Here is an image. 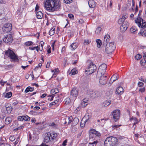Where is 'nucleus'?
Wrapping results in <instances>:
<instances>
[{
    "label": "nucleus",
    "instance_id": "f257e3e1",
    "mask_svg": "<svg viewBox=\"0 0 146 146\" xmlns=\"http://www.w3.org/2000/svg\"><path fill=\"white\" fill-rule=\"evenodd\" d=\"M59 0H46L44 3V6L47 10L53 12L58 11L60 8Z\"/></svg>",
    "mask_w": 146,
    "mask_h": 146
},
{
    "label": "nucleus",
    "instance_id": "f03ea898",
    "mask_svg": "<svg viewBox=\"0 0 146 146\" xmlns=\"http://www.w3.org/2000/svg\"><path fill=\"white\" fill-rule=\"evenodd\" d=\"M57 136V133L53 132L52 133L48 132L45 135L44 142L42 143L40 146H48L53 144L52 141L55 139Z\"/></svg>",
    "mask_w": 146,
    "mask_h": 146
},
{
    "label": "nucleus",
    "instance_id": "7ed1b4c3",
    "mask_svg": "<svg viewBox=\"0 0 146 146\" xmlns=\"http://www.w3.org/2000/svg\"><path fill=\"white\" fill-rule=\"evenodd\" d=\"M5 54L10 59V61L12 62H18L19 61L18 56L14 52L10 49L6 50Z\"/></svg>",
    "mask_w": 146,
    "mask_h": 146
},
{
    "label": "nucleus",
    "instance_id": "20e7f679",
    "mask_svg": "<svg viewBox=\"0 0 146 146\" xmlns=\"http://www.w3.org/2000/svg\"><path fill=\"white\" fill-rule=\"evenodd\" d=\"M115 45L113 42H111L107 44L104 50V52L107 54L112 52L115 50Z\"/></svg>",
    "mask_w": 146,
    "mask_h": 146
},
{
    "label": "nucleus",
    "instance_id": "39448f33",
    "mask_svg": "<svg viewBox=\"0 0 146 146\" xmlns=\"http://www.w3.org/2000/svg\"><path fill=\"white\" fill-rule=\"evenodd\" d=\"M141 12V11H139L138 17L135 20V22L139 27L145 28L146 27V24L145 21L140 17Z\"/></svg>",
    "mask_w": 146,
    "mask_h": 146
},
{
    "label": "nucleus",
    "instance_id": "423d86ee",
    "mask_svg": "<svg viewBox=\"0 0 146 146\" xmlns=\"http://www.w3.org/2000/svg\"><path fill=\"white\" fill-rule=\"evenodd\" d=\"M97 68L96 65L94 64L93 63L91 62L86 70V74L88 75L91 74L96 71Z\"/></svg>",
    "mask_w": 146,
    "mask_h": 146
},
{
    "label": "nucleus",
    "instance_id": "0eeeda50",
    "mask_svg": "<svg viewBox=\"0 0 146 146\" xmlns=\"http://www.w3.org/2000/svg\"><path fill=\"white\" fill-rule=\"evenodd\" d=\"M87 94L91 97L95 98L98 97L101 94L100 92L99 91L94 90H89Z\"/></svg>",
    "mask_w": 146,
    "mask_h": 146
},
{
    "label": "nucleus",
    "instance_id": "6e6552de",
    "mask_svg": "<svg viewBox=\"0 0 146 146\" xmlns=\"http://www.w3.org/2000/svg\"><path fill=\"white\" fill-rule=\"evenodd\" d=\"M107 65L105 64H102L99 67L97 75L98 76L101 74H104L106 70Z\"/></svg>",
    "mask_w": 146,
    "mask_h": 146
},
{
    "label": "nucleus",
    "instance_id": "1a4fd4ad",
    "mask_svg": "<svg viewBox=\"0 0 146 146\" xmlns=\"http://www.w3.org/2000/svg\"><path fill=\"white\" fill-rule=\"evenodd\" d=\"M3 39V41L5 43H9V44L11 43L13 40L12 36L10 34L5 36L4 37Z\"/></svg>",
    "mask_w": 146,
    "mask_h": 146
},
{
    "label": "nucleus",
    "instance_id": "9d476101",
    "mask_svg": "<svg viewBox=\"0 0 146 146\" xmlns=\"http://www.w3.org/2000/svg\"><path fill=\"white\" fill-rule=\"evenodd\" d=\"M12 29V25L10 23H7L5 24L2 28L3 31L7 33L11 31Z\"/></svg>",
    "mask_w": 146,
    "mask_h": 146
},
{
    "label": "nucleus",
    "instance_id": "9b49d317",
    "mask_svg": "<svg viewBox=\"0 0 146 146\" xmlns=\"http://www.w3.org/2000/svg\"><path fill=\"white\" fill-rule=\"evenodd\" d=\"M78 95V90L76 88H74L71 90L70 92V97L75 100Z\"/></svg>",
    "mask_w": 146,
    "mask_h": 146
},
{
    "label": "nucleus",
    "instance_id": "f8f14e48",
    "mask_svg": "<svg viewBox=\"0 0 146 146\" xmlns=\"http://www.w3.org/2000/svg\"><path fill=\"white\" fill-rule=\"evenodd\" d=\"M108 78L106 75L105 74H101L99 80L100 84L102 85L106 84L107 82Z\"/></svg>",
    "mask_w": 146,
    "mask_h": 146
},
{
    "label": "nucleus",
    "instance_id": "ddd939ff",
    "mask_svg": "<svg viewBox=\"0 0 146 146\" xmlns=\"http://www.w3.org/2000/svg\"><path fill=\"white\" fill-rule=\"evenodd\" d=\"M120 113V111L119 110H115L112 113V115L115 121L119 118Z\"/></svg>",
    "mask_w": 146,
    "mask_h": 146
},
{
    "label": "nucleus",
    "instance_id": "4468645a",
    "mask_svg": "<svg viewBox=\"0 0 146 146\" xmlns=\"http://www.w3.org/2000/svg\"><path fill=\"white\" fill-rule=\"evenodd\" d=\"M92 135L99 137L100 135V133L95 129H92L90 131V137H92Z\"/></svg>",
    "mask_w": 146,
    "mask_h": 146
},
{
    "label": "nucleus",
    "instance_id": "2eb2a0df",
    "mask_svg": "<svg viewBox=\"0 0 146 146\" xmlns=\"http://www.w3.org/2000/svg\"><path fill=\"white\" fill-rule=\"evenodd\" d=\"M109 138L110 139V142L112 144V146H115V145L117 144L118 139L116 137H114L111 136L109 137Z\"/></svg>",
    "mask_w": 146,
    "mask_h": 146
},
{
    "label": "nucleus",
    "instance_id": "dca6fc26",
    "mask_svg": "<svg viewBox=\"0 0 146 146\" xmlns=\"http://www.w3.org/2000/svg\"><path fill=\"white\" fill-rule=\"evenodd\" d=\"M128 25L127 24V22H124L120 26V29L121 31L125 32L127 29Z\"/></svg>",
    "mask_w": 146,
    "mask_h": 146
},
{
    "label": "nucleus",
    "instance_id": "f3484780",
    "mask_svg": "<svg viewBox=\"0 0 146 146\" xmlns=\"http://www.w3.org/2000/svg\"><path fill=\"white\" fill-rule=\"evenodd\" d=\"M119 78L118 76L115 75H113L111 78L109 82V84H111L113 82L117 80Z\"/></svg>",
    "mask_w": 146,
    "mask_h": 146
},
{
    "label": "nucleus",
    "instance_id": "a211bd4d",
    "mask_svg": "<svg viewBox=\"0 0 146 146\" xmlns=\"http://www.w3.org/2000/svg\"><path fill=\"white\" fill-rule=\"evenodd\" d=\"M127 17V16H126V17L123 16H121L118 20V24L122 25L124 22H126V21H125V20Z\"/></svg>",
    "mask_w": 146,
    "mask_h": 146
},
{
    "label": "nucleus",
    "instance_id": "6ab92c4d",
    "mask_svg": "<svg viewBox=\"0 0 146 146\" xmlns=\"http://www.w3.org/2000/svg\"><path fill=\"white\" fill-rule=\"evenodd\" d=\"M110 139L108 137L104 141V146H112V144L110 142Z\"/></svg>",
    "mask_w": 146,
    "mask_h": 146
},
{
    "label": "nucleus",
    "instance_id": "aec40b11",
    "mask_svg": "<svg viewBox=\"0 0 146 146\" xmlns=\"http://www.w3.org/2000/svg\"><path fill=\"white\" fill-rule=\"evenodd\" d=\"M123 89L121 87H119L117 88L116 89L115 93L118 95L119 94H121L123 92Z\"/></svg>",
    "mask_w": 146,
    "mask_h": 146
},
{
    "label": "nucleus",
    "instance_id": "412c9836",
    "mask_svg": "<svg viewBox=\"0 0 146 146\" xmlns=\"http://www.w3.org/2000/svg\"><path fill=\"white\" fill-rule=\"evenodd\" d=\"M89 7L90 8H94L95 6V2L93 0H90L88 2Z\"/></svg>",
    "mask_w": 146,
    "mask_h": 146
},
{
    "label": "nucleus",
    "instance_id": "4be33fe9",
    "mask_svg": "<svg viewBox=\"0 0 146 146\" xmlns=\"http://www.w3.org/2000/svg\"><path fill=\"white\" fill-rule=\"evenodd\" d=\"M110 37L109 35H107L105 36L104 38V43L105 44L108 43L110 41Z\"/></svg>",
    "mask_w": 146,
    "mask_h": 146
},
{
    "label": "nucleus",
    "instance_id": "5701e85b",
    "mask_svg": "<svg viewBox=\"0 0 146 146\" xmlns=\"http://www.w3.org/2000/svg\"><path fill=\"white\" fill-rule=\"evenodd\" d=\"M111 103V101L110 100H107L104 102L102 104V106L104 107H106L110 105Z\"/></svg>",
    "mask_w": 146,
    "mask_h": 146
},
{
    "label": "nucleus",
    "instance_id": "b1692460",
    "mask_svg": "<svg viewBox=\"0 0 146 146\" xmlns=\"http://www.w3.org/2000/svg\"><path fill=\"white\" fill-rule=\"evenodd\" d=\"M58 97H57L56 98L54 99V100L55 101L50 103L49 104L50 106H52L56 104L59 101V99L58 98Z\"/></svg>",
    "mask_w": 146,
    "mask_h": 146
},
{
    "label": "nucleus",
    "instance_id": "393cba45",
    "mask_svg": "<svg viewBox=\"0 0 146 146\" xmlns=\"http://www.w3.org/2000/svg\"><path fill=\"white\" fill-rule=\"evenodd\" d=\"M79 119L77 117H75L72 121V124L73 125H76L78 122Z\"/></svg>",
    "mask_w": 146,
    "mask_h": 146
},
{
    "label": "nucleus",
    "instance_id": "a878e982",
    "mask_svg": "<svg viewBox=\"0 0 146 146\" xmlns=\"http://www.w3.org/2000/svg\"><path fill=\"white\" fill-rule=\"evenodd\" d=\"M88 100L86 99H84L82 101L81 105L82 106L84 107L88 104Z\"/></svg>",
    "mask_w": 146,
    "mask_h": 146
},
{
    "label": "nucleus",
    "instance_id": "bb28decb",
    "mask_svg": "<svg viewBox=\"0 0 146 146\" xmlns=\"http://www.w3.org/2000/svg\"><path fill=\"white\" fill-rule=\"evenodd\" d=\"M12 120L10 117H8L6 118L5 123L7 125L9 124L11 121Z\"/></svg>",
    "mask_w": 146,
    "mask_h": 146
},
{
    "label": "nucleus",
    "instance_id": "cd10ccee",
    "mask_svg": "<svg viewBox=\"0 0 146 146\" xmlns=\"http://www.w3.org/2000/svg\"><path fill=\"white\" fill-rule=\"evenodd\" d=\"M42 13L41 11H39L37 13L36 17L38 19H41L42 17Z\"/></svg>",
    "mask_w": 146,
    "mask_h": 146
},
{
    "label": "nucleus",
    "instance_id": "c85d7f7f",
    "mask_svg": "<svg viewBox=\"0 0 146 146\" xmlns=\"http://www.w3.org/2000/svg\"><path fill=\"white\" fill-rule=\"evenodd\" d=\"M58 92V90L57 88H55V89H52L51 90L50 92L51 94L54 95Z\"/></svg>",
    "mask_w": 146,
    "mask_h": 146
},
{
    "label": "nucleus",
    "instance_id": "c756f323",
    "mask_svg": "<svg viewBox=\"0 0 146 146\" xmlns=\"http://www.w3.org/2000/svg\"><path fill=\"white\" fill-rule=\"evenodd\" d=\"M0 146H11L8 143H5L4 141L1 140L0 141Z\"/></svg>",
    "mask_w": 146,
    "mask_h": 146
},
{
    "label": "nucleus",
    "instance_id": "7c9ffc66",
    "mask_svg": "<svg viewBox=\"0 0 146 146\" xmlns=\"http://www.w3.org/2000/svg\"><path fill=\"white\" fill-rule=\"evenodd\" d=\"M96 42L97 44V47L100 48L102 44L101 40L100 39H98L96 40Z\"/></svg>",
    "mask_w": 146,
    "mask_h": 146
},
{
    "label": "nucleus",
    "instance_id": "2f4dec72",
    "mask_svg": "<svg viewBox=\"0 0 146 146\" xmlns=\"http://www.w3.org/2000/svg\"><path fill=\"white\" fill-rule=\"evenodd\" d=\"M34 90L33 88H32L30 87H28L25 90V92L26 93H27L29 91L32 92Z\"/></svg>",
    "mask_w": 146,
    "mask_h": 146
},
{
    "label": "nucleus",
    "instance_id": "473e14b6",
    "mask_svg": "<svg viewBox=\"0 0 146 146\" xmlns=\"http://www.w3.org/2000/svg\"><path fill=\"white\" fill-rule=\"evenodd\" d=\"M98 143L97 141H94L93 142H90L89 143L88 146H96L97 144Z\"/></svg>",
    "mask_w": 146,
    "mask_h": 146
},
{
    "label": "nucleus",
    "instance_id": "72a5a7b5",
    "mask_svg": "<svg viewBox=\"0 0 146 146\" xmlns=\"http://www.w3.org/2000/svg\"><path fill=\"white\" fill-rule=\"evenodd\" d=\"M70 47L73 50H74L77 47V45L76 43H73L70 45Z\"/></svg>",
    "mask_w": 146,
    "mask_h": 146
},
{
    "label": "nucleus",
    "instance_id": "f704fd0d",
    "mask_svg": "<svg viewBox=\"0 0 146 146\" xmlns=\"http://www.w3.org/2000/svg\"><path fill=\"white\" fill-rule=\"evenodd\" d=\"M55 28H52L49 32V35L50 36H52L55 33Z\"/></svg>",
    "mask_w": 146,
    "mask_h": 146
},
{
    "label": "nucleus",
    "instance_id": "c9c22d12",
    "mask_svg": "<svg viewBox=\"0 0 146 146\" xmlns=\"http://www.w3.org/2000/svg\"><path fill=\"white\" fill-rule=\"evenodd\" d=\"M58 96H51V95H49L48 96V97H49V98H48V100H50V101H51L52 100H53L54 99H55L57 97H58Z\"/></svg>",
    "mask_w": 146,
    "mask_h": 146
},
{
    "label": "nucleus",
    "instance_id": "e433bc0d",
    "mask_svg": "<svg viewBox=\"0 0 146 146\" xmlns=\"http://www.w3.org/2000/svg\"><path fill=\"white\" fill-rule=\"evenodd\" d=\"M12 93L11 92H9L5 94V98H10L12 96Z\"/></svg>",
    "mask_w": 146,
    "mask_h": 146
},
{
    "label": "nucleus",
    "instance_id": "4c0bfd02",
    "mask_svg": "<svg viewBox=\"0 0 146 146\" xmlns=\"http://www.w3.org/2000/svg\"><path fill=\"white\" fill-rule=\"evenodd\" d=\"M91 117V114L89 113H87L85 116L84 118L86 119V120H88L90 117Z\"/></svg>",
    "mask_w": 146,
    "mask_h": 146
},
{
    "label": "nucleus",
    "instance_id": "58836bf2",
    "mask_svg": "<svg viewBox=\"0 0 146 146\" xmlns=\"http://www.w3.org/2000/svg\"><path fill=\"white\" fill-rule=\"evenodd\" d=\"M137 28L135 27H132L130 29V31L132 33H134L137 31Z\"/></svg>",
    "mask_w": 146,
    "mask_h": 146
},
{
    "label": "nucleus",
    "instance_id": "ea45409f",
    "mask_svg": "<svg viewBox=\"0 0 146 146\" xmlns=\"http://www.w3.org/2000/svg\"><path fill=\"white\" fill-rule=\"evenodd\" d=\"M65 104L66 105L68 104L70 102V100L68 98H66L64 100Z\"/></svg>",
    "mask_w": 146,
    "mask_h": 146
},
{
    "label": "nucleus",
    "instance_id": "a19ab883",
    "mask_svg": "<svg viewBox=\"0 0 146 146\" xmlns=\"http://www.w3.org/2000/svg\"><path fill=\"white\" fill-rule=\"evenodd\" d=\"M25 45L26 46H29L33 45V43L31 41H27L25 43Z\"/></svg>",
    "mask_w": 146,
    "mask_h": 146
},
{
    "label": "nucleus",
    "instance_id": "79ce46f5",
    "mask_svg": "<svg viewBox=\"0 0 146 146\" xmlns=\"http://www.w3.org/2000/svg\"><path fill=\"white\" fill-rule=\"evenodd\" d=\"M101 28L100 27H98L95 31V33L97 34H99L101 32Z\"/></svg>",
    "mask_w": 146,
    "mask_h": 146
},
{
    "label": "nucleus",
    "instance_id": "37998d69",
    "mask_svg": "<svg viewBox=\"0 0 146 146\" xmlns=\"http://www.w3.org/2000/svg\"><path fill=\"white\" fill-rule=\"evenodd\" d=\"M140 33L141 34L142 36H146V30H145L144 29L142 30Z\"/></svg>",
    "mask_w": 146,
    "mask_h": 146
},
{
    "label": "nucleus",
    "instance_id": "c03bdc74",
    "mask_svg": "<svg viewBox=\"0 0 146 146\" xmlns=\"http://www.w3.org/2000/svg\"><path fill=\"white\" fill-rule=\"evenodd\" d=\"M59 71V70L58 68H56L54 69V72L53 75V76L55 77L57 73Z\"/></svg>",
    "mask_w": 146,
    "mask_h": 146
},
{
    "label": "nucleus",
    "instance_id": "a18cd8bd",
    "mask_svg": "<svg viewBox=\"0 0 146 146\" xmlns=\"http://www.w3.org/2000/svg\"><path fill=\"white\" fill-rule=\"evenodd\" d=\"M72 116L69 117H68V118L66 120H67V121H68V124H70L71 122H72Z\"/></svg>",
    "mask_w": 146,
    "mask_h": 146
},
{
    "label": "nucleus",
    "instance_id": "49530a36",
    "mask_svg": "<svg viewBox=\"0 0 146 146\" xmlns=\"http://www.w3.org/2000/svg\"><path fill=\"white\" fill-rule=\"evenodd\" d=\"M63 2L66 4H69L72 2V0H63Z\"/></svg>",
    "mask_w": 146,
    "mask_h": 146
},
{
    "label": "nucleus",
    "instance_id": "de8ad7c7",
    "mask_svg": "<svg viewBox=\"0 0 146 146\" xmlns=\"http://www.w3.org/2000/svg\"><path fill=\"white\" fill-rule=\"evenodd\" d=\"M49 125L52 126L53 128H56L57 126V124L54 123H50Z\"/></svg>",
    "mask_w": 146,
    "mask_h": 146
},
{
    "label": "nucleus",
    "instance_id": "09e8293b",
    "mask_svg": "<svg viewBox=\"0 0 146 146\" xmlns=\"http://www.w3.org/2000/svg\"><path fill=\"white\" fill-rule=\"evenodd\" d=\"M141 57L142 56L141 55L138 54L135 56V58L136 59L138 60L140 59L141 58Z\"/></svg>",
    "mask_w": 146,
    "mask_h": 146
},
{
    "label": "nucleus",
    "instance_id": "8fccbe9b",
    "mask_svg": "<svg viewBox=\"0 0 146 146\" xmlns=\"http://www.w3.org/2000/svg\"><path fill=\"white\" fill-rule=\"evenodd\" d=\"M24 120L25 121H29L30 120V117L27 115L23 116Z\"/></svg>",
    "mask_w": 146,
    "mask_h": 146
},
{
    "label": "nucleus",
    "instance_id": "3c124183",
    "mask_svg": "<svg viewBox=\"0 0 146 146\" xmlns=\"http://www.w3.org/2000/svg\"><path fill=\"white\" fill-rule=\"evenodd\" d=\"M91 41L88 39H85L84 40V43L86 44H89Z\"/></svg>",
    "mask_w": 146,
    "mask_h": 146
},
{
    "label": "nucleus",
    "instance_id": "603ef678",
    "mask_svg": "<svg viewBox=\"0 0 146 146\" xmlns=\"http://www.w3.org/2000/svg\"><path fill=\"white\" fill-rule=\"evenodd\" d=\"M134 1H133V0L132 2V5L130 9V11H133V9L134 8Z\"/></svg>",
    "mask_w": 146,
    "mask_h": 146
},
{
    "label": "nucleus",
    "instance_id": "864d4df0",
    "mask_svg": "<svg viewBox=\"0 0 146 146\" xmlns=\"http://www.w3.org/2000/svg\"><path fill=\"white\" fill-rule=\"evenodd\" d=\"M6 110L8 113H10L12 111L11 108L9 107H6Z\"/></svg>",
    "mask_w": 146,
    "mask_h": 146
},
{
    "label": "nucleus",
    "instance_id": "5fc2aeb1",
    "mask_svg": "<svg viewBox=\"0 0 146 146\" xmlns=\"http://www.w3.org/2000/svg\"><path fill=\"white\" fill-rule=\"evenodd\" d=\"M4 12V8L1 7L0 8V15H1Z\"/></svg>",
    "mask_w": 146,
    "mask_h": 146
},
{
    "label": "nucleus",
    "instance_id": "6e6d98bb",
    "mask_svg": "<svg viewBox=\"0 0 146 146\" xmlns=\"http://www.w3.org/2000/svg\"><path fill=\"white\" fill-rule=\"evenodd\" d=\"M145 87L143 88H140L139 89V92L141 93L145 91Z\"/></svg>",
    "mask_w": 146,
    "mask_h": 146
},
{
    "label": "nucleus",
    "instance_id": "4d7b16f0",
    "mask_svg": "<svg viewBox=\"0 0 146 146\" xmlns=\"http://www.w3.org/2000/svg\"><path fill=\"white\" fill-rule=\"evenodd\" d=\"M18 119L20 121L24 120L23 116H19L18 117Z\"/></svg>",
    "mask_w": 146,
    "mask_h": 146
},
{
    "label": "nucleus",
    "instance_id": "13d9d810",
    "mask_svg": "<svg viewBox=\"0 0 146 146\" xmlns=\"http://www.w3.org/2000/svg\"><path fill=\"white\" fill-rule=\"evenodd\" d=\"M76 73V72L75 71V70L74 69H73L71 71V73L72 75H74Z\"/></svg>",
    "mask_w": 146,
    "mask_h": 146
},
{
    "label": "nucleus",
    "instance_id": "bf43d9fd",
    "mask_svg": "<svg viewBox=\"0 0 146 146\" xmlns=\"http://www.w3.org/2000/svg\"><path fill=\"white\" fill-rule=\"evenodd\" d=\"M68 17L69 18H70L72 19H73L74 18V15L72 14H68Z\"/></svg>",
    "mask_w": 146,
    "mask_h": 146
},
{
    "label": "nucleus",
    "instance_id": "052dcab7",
    "mask_svg": "<svg viewBox=\"0 0 146 146\" xmlns=\"http://www.w3.org/2000/svg\"><path fill=\"white\" fill-rule=\"evenodd\" d=\"M138 86L140 87L142 86L143 85V83L141 82H139L138 83Z\"/></svg>",
    "mask_w": 146,
    "mask_h": 146
},
{
    "label": "nucleus",
    "instance_id": "680f3d73",
    "mask_svg": "<svg viewBox=\"0 0 146 146\" xmlns=\"http://www.w3.org/2000/svg\"><path fill=\"white\" fill-rule=\"evenodd\" d=\"M19 140V137L17 139L15 142L14 143V146H15L18 143Z\"/></svg>",
    "mask_w": 146,
    "mask_h": 146
},
{
    "label": "nucleus",
    "instance_id": "e2e57ef3",
    "mask_svg": "<svg viewBox=\"0 0 146 146\" xmlns=\"http://www.w3.org/2000/svg\"><path fill=\"white\" fill-rule=\"evenodd\" d=\"M9 139L11 141H13L15 139V137L14 136H11L9 138Z\"/></svg>",
    "mask_w": 146,
    "mask_h": 146
},
{
    "label": "nucleus",
    "instance_id": "0e129e2a",
    "mask_svg": "<svg viewBox=\"0 0 146 146\" xmlns=\"http://www.w3.org/2000/svg\"><path fill=\"white\" fill-rule=\"evenodd\" d=\"M67 142V140L66 139L64 140L62 143V145L63 146H66V143Z\"/></svg>",
    "mask_w": 146,
    "mask_h": 146
},
{
    "label": "nucleus",
    "instance_id": "69168bd1",
    "mask_svg": "<svg viewBox=\"0 0 146 146\" xmlns=\"http://www.w3.org/2000/svg\"><path fill=\"white\" fill-rule=\"evenodd\" d=\"M120 126V125H115L113 126H112V127L114 129L117 128L119 127Z\"/></svg>",
    "mask_w": 146,
    "mask_h": 146
},
{
    "label": "nucleus",
    "instance_id": "338daca9",
    "mask_svg": "<svg viewBox=\"0 0 146 146\" xmlns=\"http://www.w3.org/2000/svg\"><path fill=\"white\" fill-rule=\"evenodd\" d=\"M39 8V7L38 6V4H37L36 5V6L35 8V11H37L38 10Z\"/></svg>",
    "mask_w": 146,
    "mask_h": 146
},
{
    "label": "nucleus",
    "instance_id": "774afa93",
    "mask_svg": "<svg viewBox=\"0 0 146 146\" xmlns=\"http://www.w3.org/2000/svg\"><path fill=\"white\" fill-rule=\"evenodd\" d=\"M6 82H3L2 80H1L0 82V84L2 86H3L4 84Z\"/></svg>",
    "mask_w": 146,
    "mask_h": 146
}]
</instances>
